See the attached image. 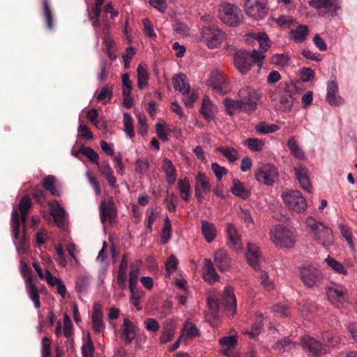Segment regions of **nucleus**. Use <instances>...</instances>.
Wrapping results in <instances>:
<instances>
[{
    "instance_id": "473e14b6",
    "label": "nucleus",
    "mask_w": 357,
    "mask_h": 357,
    "mask_svg": "<svg viewBox=\"0 0 357 357\" xmlns=\"http://www.w3.org/2000/svg\"><path fill=\"white\" fill-rule=\"evenodd\" d=\"M203 278L208 283H213L219 280V275L214 268L212 261L209 259H204Z\"/></svg>"
},
{
    "instance_id": "cd10ccee",
    "label": "nucleus",
    "mask_w": 357,
    "mask_h": 357,
    "mask_svg": "<svg viewBox=\"0 0 357 357\" xmlns=\"http://www.w3.org/2000/svg\"><path fill=\"white\" fill-rule=\"evenodd\" d=\"M201 231L207 243L213 242L218 235L215 225L205 220H201Z\"/></svg>"
},
{
    "instance_id": "ea45409f",
    "label": "nucleus",
    "mask_w": 357,
    "mask_h": 357,
    "mask_svg": "<svg viewBox=\"0 0 357 357\" xmlns=\"http://www.w3.org/2000/svg\"><path fill=\"white\" fill-rule=\"evenodd\" d=\"M135 328L132 322L128 319H124L122 337L125 339L128 343H130L135 339Z\"/></svg>"
},
{
    "instance_id": "39448f33",
    "label": "nucleus",
    "mask_w": 357,
    "mask_h": 357,
    "mask_svg": "<svg viewBox=\"0 0 357 357\" xmlns=\"http://www.w3.org/2000/svg\"><path fill=\"white\" fill-rule=\"evenodd\" d=\"M265 56L262 52H257L256 50L252 52L240 51L234 56V63L238 70L242 74H247L253 63H257L259 68L262 66Z\"/></svg>"
},
{
    "instance_id": "0eeeda50",
    "label": "nucleus",
    "mask_w": 357,
    "mask_h": 357,
    "mask_svg": "<svg viewBox=\"0 0 357 357\" xmlns=\"http://www.w3.org/2000/svg\"><path fill=\"white\" fill-rule=\"evenodd\" d=\"M270 98L276 109L289 112L291 110L294 98L285 86H278L271 91Z\"/></svg>"
},
{
    "instance_id": "7ed1b4c3",
    "label": "nucleus",
    "mask_w": 357,
    "mask_h": 357,
    "mask_svg": "<svg viewBox=\"0 0 357 357\" xmlns=\"http://www.w3.org/2000/svg\"><path fill=\"white\" fill-rule=\"evenodd\" d=\"M305 223L310 237L317 244L324 248H328L333 244L334 234L332 229L312 217H308Z\"/></svg>"
},
{
    "instance_id": "dca6fc26",
    "label": "nucleus",
    "mask_w": 357,
    "mask_h": 357,
    "mask_svg": "<svg viewBox=\"0 0 357 357\" xmlns=\"http://www.w3.org/2000/svg\"><path fill=\"white\" fill-rule=\"evenodd\" d=\"M309 3L322 15L329 14L333 17L336 15L341 7L340 0H311Z\"/></svg>"
},
{
    "instance_id": "338daca9",
    "label": "nucleus",
    "mask_w": 357,
    "mask_h": 357,
    "mask_svg": "<svg viewBox=\"0 0 357 357\" xmlns=\"http://www.w3.org/2000/svg\"><path fill=\"white\" fill-rule=\"evenodd\" d=\"M261 284L267 290L270 291L273 288V281L269 278L267 272L261 271L259 275Z\"/></svg>"
},
{
    "instance_id": "1a4fd4ad",
    "label": "nucleus",
    "mask_w": 357,
    "mask_h": 357,
    "mask_svg": "<svg viewBox=\"0 0 357 357\" xmlns=\"http://www.w3.org/2000/svg\"><path fill=\"white\" fill-rule=\"evenodd\" d=\"M218 17L225 24L236 26L240 23L241 10L231 3H222L219 7Z\"/></svg>"
},
{
    "instance_id": "72a5a7b5",
    "label": "nucleus",
    "mask_w": 357,
    "mask_h": 357,
    "mask_svg": "<svg viewBox=\"0 0 357 357\" xmlns=\"http://www.w3.org/2000/svg\"><path fill=\"white\" fill-rule=\"evenodd\" d=\"M217 112V107L212 103L208 97L205 96L202 100V105L200 113L207 121H211L214 119L215 114Z\"/></svg>"
},
{
    "instance_id": "f3484780",
    "label": "nucleus",
    "mask_w": 357,
    "mask_h": 357,
    "mask_svg": "<svg viewBox=\"0 0 357 357\" xmlns=\"http://www.w3.org/2000/svg\"><path fill=\"white\" fill-rule=\"evenodd\" d=\"M211 190L209 178L202 172H199L195 176V196L199 202H202L206 194Z\"/></svg>"
},
{
    "instance_id": "bf43d9fd",
    "label": "nucleus",
    "mask_w": 357,
    "mask_h": 357,
    "mask_svg": "<svg viewBox=\"0 0 357 357\" xmlns=\"http://www.w3.org/2000/svg\"><path fill=\"white\" fill-rule=\"evenodd\" d=\"M174 335V329L173 328L172 325L167 324L165 327V328L162 333V335L160 336V343L165 344V343L169 342L172 339Z\"/></svg>"
},
{
    "instance_id": "bb28decb",
    "label": "nucleus",
    "mask_w": 357,
    "mask_h": 357,
    "mask_svg": "<svg viewBox=\"0 0 357 357\" xmlns=\"http://www.w3.org/2000/svg\"><path fill=\"white\" fill-rule=\"evenodd\" d=\"M214 262L222 272L227 271L231 268V259L225 250L220 249L214 253Z\"/></svg>"
},
{
    "instance_id": "7c9ffc66",
    "label": "nucleus",
    "mask_w": 357,
    "mask_h": 357,
    "mask_svg": "<svg viewBox=\"0 0 357 357\" xmlns=\"http://www.w3.org/2000/svg\"><path fill=\"white\" fill-rule=\"evenodd\" d=\"M162 169L165 174L166 181L172 185L176 181V169L172 162L167 158H165L162 162Z\"/></svg>"
},
{
    "instance_id": "a211bd4d",
    "label": "nucleus",
    "mask_w": 357,
    "mask_h": 357,
    "mask_svg": "<svg viewBox=\"0 0 357 357\" xmlns=\"http://www.w3.org/2000/svg\"><path fill=\"white\" fill-rule=\"evenodd\" d=\"M328 301L335 305L342 304L347 301V290L342 286H330L326 287Z\"/></svg>"
},
{
    "instance_id": "79ce46f5",
    "label": "nucleus",
    "mask_w": 357,
    "mask_h": 357,
    "mask_svg": "<svg viewBox=\"0 0 357 357\" xmlns=\"http://www.w3.org/2000/svg\"><path fill=\"white\" fill-rule=\"evenodd\" d=\"M139 275H140L139 264L137 262L135 264H132L130 267V271H129V278H128L129 288L137 287V284Z\"/></svg>"
},
{
    "instance_id": "603ef678",
    "label": "nucleus",
    "mask_w": 357,
    "mask_h": 357,
    "mask_svg": "<svg viewBox=\"0 0 357 357\" xmlns=\"http://www.w3.org/2000/svg\"><path fill=\"white\" fill-rule=\"evenodd\" d=\"M172 225L169 217L165 218L164 225L161 233V241L163 244L167 243L171 238Z\"/></svg>"
},
{
    "instance_id": "774afa93",
    "label": "nucleus",
    "mask_w": 357,
    "mask_h": 357,
    "mask_svg": "<svg viewBox=\"0 0 357 357\" xmlns=\"http://www.w3.org/2000/svg\"><path fill=\"white\" fill-rule=\"evenodd\" d=\"M93 345L89 336L87 342L84 344L82 347V354L83 357H93Z\"/></svg>"
},
{
    "instance_id": "a18cd8bd",
    "label": "nucleus",
    "mask_w": 357,
    "mask_h": 357,
    "mask_svg": "<svg viewBox=\"0 0 357 357\" xmlns=\"http://www.w3.org/2000/svg\"><path fill=\"white\" fill-rule=\"evenodd\" d=\"M223 104L227 112L231 116L235 114L238 109L241 111V104L238 98L234 100L226 98L223 101Z\"/></svg>"
},
{
    "instance_id": "864d4df0",
    "label": "nucleus",
    "mask_w": 357,
    "mask_h": 357,
    "mask_svg": "<svg viewBox=\"0 0 357 357\" xmlns=\"http://www.w3.org/2000/svg\"><path fill=\"white\" fill-rule=\"evenodd\" d=\"M295 347V344L288 339H284L275 343L274 349L278 352L290 351Z\"/></svg>"
},
{
    "instance_id": "58836bf2",
    "label": "nucleus",
    "mask_w": 357,
    "mask_h": 357,
    "mask_svg": "<svg viewBox=\"0 0 357 357\" xmlns=\"http://www.w3.org/2000/svg\"><path fill=\"white\" fill-rule=\"evenodd\" d=\"M43 186L52 195L60 196L61 192L56 185V178L53 175H49L43 178Z\"/></svg>"
},
{
    "instance_id": "4d7b16f0",
    "label": "nucleus",
    "mask_w": 357,
    "mask_h": 357,
    "mask_svg": "<svg viewBox=\"0 0 357 357\" xmlns=\"http://www.w3.org/2000/svg\"><path fill=\"white\" fill-rule=\"evenodd\" d=\"M149 169L148 160L144 158H138L135 161V171L140 174H145Z\"/></svg>"
},
{
    "instance_id": "c756f323",
    "label": "nucleus",
    "mask_w": 357,
    "mask_h": 357,
    "mask_svg": "<svg viewBox=\"0 0 357 357\" xmlns=\"http://www.w3.org/2000/svg\"><path fill=\"white\" fill-rule=\"evenodd\" d=\"M93 326L96 333H101L105 329L102 320V311L101 306L98 303H95L93 307L92 313Z\"/></svg>"
},
{
    "instance_id": "13d9d810",
    "label": "nucleus",
    "mask_w": 357,
    "mask_h": 357,
    "mask_svg": "<svg viewBox=\"0 0 357 357\" xmlns=\"http://www.w3.org/2000/svg\"><path fill=\"white\" fill-rule=\"evenodd\" d=\"M79 152H82V154L86 155L92 162L99 165L98 154L91 147H82L79 149Z\"/></svg>"
},
{
    "instance_id": "20e7f679",
    "label": "nucleus",
    "mask_w": 357,
    "mask_h": 357,
    "mask_svg": "<svg viewBox=\"0 0 357 357\" xmlns=\"http://www.w3.org/2000/svg\"><path fill=\"white\" fill-rule=\"evenodd\" d=\"M296 232L294 229L282 225H278L271 228L269 239L276 247L280 248H292L296 242Z\"/></svg>"
},
{
    "instance_id": "ddd939ff",
    "label": "nucleus",
    "mask_w": 357,
    "mask_h": 357,
    "mask_svg": "<svg viewBox=\"0 0 357 357\" xmlns=\"http://www.w3.org/2000/svg\"><path fill=\"white\" fill-rule=\"evenodd\" d=\"M278 175L277 167L270 163L259 166L255 172L256 180L266 185H271L276 182Z\"/></svg>"
},
{
    "instance_id": "c03bdc74",
    "label": "nucleus",
    "mask_w": 357,
    "mask_h": 357,
    "mask_svg": "<svg viewBox=\"0 0 357 357\" xmlns=\"http://www.w3.org/2000/svg\"><path fill=\"white\" fill-rule=\"evenodd\" d=\"M130 292V302L137 308V310H140V300L144 297V291L137 287L129 288Z\"/></svg>"
},
{
    "instance_id": "4468645a",
    "label": "nucleus",
    "mask_w": 357,
    "mask_h": 357,
    "mask_svg": "<svg viewBox=\"0 0 357 357\" xmlns=\"http://www.w3.org/2000/svg\"><path fill=\"white\" fill-rule=\"evenodd\" d=\"M301 345L311 357H320L328 351L327 345L309 335H305L301 339Z\"/></svg>"
},
{
    "instance_id": "2eb2a0df",
    "label": "nucleus",
    "mask_w": 357,
    "mask_h": 357,
    "mask_svg": "<svg viewBox=\"0 0 357 357\" xmlns=\"http://www.w3.org/2000/svg\"><path fill=\"white\" fill-rule=\"evenodd\" d=\"M266 0H245V13L254 20H259L265 17L267 12Z\"/></svg>"
},
{
    "instance_id": "0e129e2a",
    "label": "nucleus",
    "mask_w": 357,
    "mask_h": 357,
    "mask_svg": "<svg viewBox=\"0 0 357 357\" xmlns=\"http://www.w3.org/2000/svg\"><path fill=\"white\" fill-rule=\"evenodd\" d=\"M122 93L123 95H128L131 93L132 89V82L130 79L128 73L122 75Z\"/></svg>"
},
{
    "instance_id": "f257e3e1",
    "label": "nucleus",
    "mask_w": 357,
    "mask_h": 357,
    "mask_svg": "<svg viewBox=\"0 0 357 357\" xmlns=\"http://www.w3.org/2000/svg\"><path fill=\"white\" fill-rule=\"evenodd\" d=\"M31 206V199L28 196L23 197L19 204V209L21 213V220L23 224L26 222L28 211ZM20 218L16 209L12 211L11 214V227L14 236V244L19 255L26 252V248L29 245L25 231L22 234L20 233Z\"/></svg>"
},
{
    "instance_id": "423d86ee",
    "label": "nucleus",
    "mask_w": 357,
    "mask_h": 357,
    "mask_svg": "<svg viewBox=\"0 0 357 357\" xmlns=\"http://www.w3.org/2000/svg\"><path fill=\"white\" fill-rule=\"evenodd\" d=\"M238 98L241 104V111L250 114L257 109L261 93L250 86H245L239 90Z\"/></svg>"
},
{
    "instance_id": "f03ea898",
    "label": "nucleus",
    "mask_w": 357,
    "mask_h": 357,
    "mask_svg": "<svg viewBox=\"0 0 357 357\" xmlns=\"http://www.w3.org/2000/svg\"><path fill=\"white\" fill-rule=\"evenodd\" d=\"M207 301L209 312L214 319L218 317L221 305H225L227 310L230 312L232 316L236 313V300L234 289L231 287L226 286L224 288L221 303H220L216 297L215 290L210 291Z\"/></svg>"
},
{
    "instance_id": "393cba45",
    "label": "nucleus",
    "mask_w": 357,
    "mask_h": 357,
    "mask_svg": "<svg viewBox=\"0 0 357 357\" xmlns=\"http://www.w3.org/2000/svg\"><path fill=\"white\" fill-rule=\"evenodd\" d=\"M296 178L300 183L301 188L308 192H311L312 185L310 184L308 176L307 169L302 165H297L294 167Z\"/></svg>"
},
{
    "instance_id": "e2e57ef3",
    "label": "nucleus",
    "mask_w": 357,
    "mask_h": 357,
    "mask_svg": "<svg viewBox=\"0 0 357 357\" xmlns=\"http://www.w3.org/2000/svg\"><path fill=\"white\" fill-rule=\"evenodd\" d=\"M178 264V261L174 255H170L166 263L165 268L168 275H170L173 272L176 271Z\"/></svg>"
},
{
    "instance_id": "69168bd1",
    "label": "nucleus",
    "mask_w": 357,
    "mask_h": 357,
    "mask_svg": "<svg viewBox=\"0 0 357 357\" xmlns=\"http://www.w3.org/2000/svg\"><path fill=\"white\" fill-rule=\"evenodd\" d=\"M271 312L275 314L277 317H287L290 313L289 308L285 305H277L272 307Z\"/></svg>"
},
{
    "instance_id": "8fccbe9b",
    "label": "nucleus",
    "mask_w": 357,
    "mask_h": 357,
    "mask_svg": "<svg viewBox=\"0 0 357 357\" xmlns=\"http://www.w3.org/2000/svg\"><path fill=\"white\" fill-rule=\"evenodd\" d=\"M290 57L287 54H275L271 58V63L279 67H285L289 65Z\"/></svg>"
},
{
    "instance_id": "37998d69",
    "label": "nucleus",
    "mask_w": 357,
    "mask_h": 357,
    "mask_svg": "<svg viewBox=\"0 0 357 357\" xmlns=\"http://www.w3.org/2000/svg\"><path fill=\"white\" fill-rule=\"evenodd\" d=\"M218 151L230 162H234L239 158L238 151L231 146H220L218 148Z\"/></svg>"
},
{
    "instance_id": "6e6552de",
    "label": "nucleus",
    "mask_w": 357,
    "mask_h": 357,
    "mask_svg": "<svg viewBox=\"0 0 357 357\" xmlns=\"http://www.w3.org/2000/svg\"><path fill=\"white\" fill-rule=\"evenodd\" d=\"M20 271L24 280L25 288L30 299L33 301L34 306L39 309L40 301L38 287L33 282V276L26 264L22 260L20 261Z\"/></svg>"
},
{
    "instance_id": "4c0bfd02",
    "label": "nucleus",
    "mask_w": 357,
    "mask_h": 357,
    "mask_svg": "<svg viewBox=\"0 0 357 357\" xmlns=\"http://www.w3.org/2000/svg\"><path fill=\"white\" fill-rule=\"evenodd\" d=\"M137 86L139 89H144L148 84L149 75L146 65L139 63L137 68Z\"/></svg>"
},
{
    "instance_id": "6ab92c4d",
    "label": "nucleus",
    "mask_w": 357,
    "mask_h": 357,
    "mask_svg": "<svg viewBox=\"0 0 357 357\" xmlns=\"http://www.w3.org/2000/svg\"><path fill=\"white\" fill-rule=\"evenodd\" d=\"M100 215L102 222L109 220L110 222L114 220L116 212L114 202L112 198L102 201L100 205Z\"/></svg>"
},
{
    "instance_id": "c85d7f7f",
    "label": "nucleus",
    "mask_w": 357,
    "mask_h": 357,
    "mask_svg": "<svg viewBox=\"0 0 357 357\" xmlns=\"http://www.w3.org/2000/svg\"><path fill=\"white\" fill-rule=\"evenodd\" d=\"M172 83L174 89L181 92L183 95L190 92V86L188 82L186 75L183 73L175 75L172 78Z\"/></svg>"
},
{
    "instance_id": "49530a36",
    "label": "nucleus",
    "mask_w": 357,
    "mask_h": 357,
    "mask_svg": "<svg viewBox=\"0 0 357 357\" xmlns=\"http://www.w3.org/2000/svg\"><path fill=\"white\" fill-rule=\"evenodd\" d=\"M287 146L291 153L296 158L301 160L305 159V153L299 146L295 137H291L287 142Z\"/></svg>"
},
{
    "instance_id": "f8f14e48",
    "label": "nucleus",
    "mask_w": 357,
    "mask_h": 357,
    "mask_svg": "<svg viewBox=\"0 0 357 357\" xmlns=\"http://www.w3.org/2000/svg\"><path fill=\"white\" fill-rule=\"evenodd\" d=\"M284 204L289 209L297 213H301L307 208V202L298 190H289L281 195Z\"/></svg>"
},
{
    "instance_id": "9d476101",
    "label": "nucleus",
    "mask_w": 357,
    "mask_h": 357,
    "mask_svg": "<svg viewBox=\"0 0 357 357\" xmlns=\"http://www.w3.org/2000/svg\"><path fill=\"white\" fill-rule=\"evenodd\" d=\"M300 276L305 286L312 288L320 285L323 280L322 272L315 266H303L300 269Z\"/></svg>"
},
{
    "instance_id": "5fc2aeb1",
    "label": "nucleus",
    "mask_w": 357,
    "mask_h": 357,
    "mask_svg": "<svg viewBox=\"0 0 357 357\" xmlns=\"http://www.w3.org/2000/svg\"><path fill=\"white\" fill-rule=\"evenodd\" d=\"M155 131L159 138L163 141L168 140V135L169 133L167 125L165 121L158 122L155 125Z\"/></svg>"
},
{
    "instance_id": "aec40b11",
    "label": "nucleus",
    "mask_w": 357,
    "mask_h": 357,
    "mask_svg": "<svg viewBox=\"0 0 357 357\" xmlns=\"http://www.w3.org/2000/svg\"><path fill=\"white\" fill-rule=\"evenodd\" d=\"M245 255L249 265L255 270H259L261 255L259 247L253 243H248Z\"/></svg>"
},
{
    "instance_id": "de8ad7c7",
    "label": "nucleus",
    "mask_w": 357,
    "mask_h": 357,
    "mask_svg": "<svg viewBox=\"0 0 357 357\" xmlns=\"http://www.w3.org/2000/svg\"><path fill=\"white\" fill-rule=\"evenodd\" d=\"M338 228L340 229L341 234L347 241L350 249L352 251H354L355 245L353 241V236L350 227L343 223H339Z\"/></svg>"
},
{
    "instance_id": "3c124183",
    "label": "nucleus",
    "mask_w": 357,
    "mask_h": 357,
    "mask_svg": "<svg viewBox=\"0 0 357 357\" xmlns=\"http://www.w3.org/2000/svg\"><path fill=\"white\" fill-rule=\"evenodd\" d=\"M257 315L259 317V320L252 326L250 331L244 332L245 334L249 335L251 338H255L261 333L263 323H262V314L257 313Z\"/></svg>"
},
{
    "instance_id": "09e8293b",
    "label": "nucleus",
    "mask_w": 357,
    "mask_h": 357,
    "mask_svg": "<svg viewBox=\"0 0 357 357\" xmlns=\"http://www.w3.org/2000/svg\"><path fill=\"white\" fill-rule=\"evenodd\" d=\"M243 145L252 151L257 152L262 150L264 146V142L257 138H248L244 141Z\"/></svg>"
},
{
    "instance_id": "c9c22d12",
    "label": "nucleus",
    "mask_w": 357,
    "mask_h": 357,
    "mask_svg": "<svg viewBox=\"0 0 357 357\" xmlns=\"http://www.w3.org/2000/svg\"><path fill=\"white\" fill-rule=\"evenodd\" d=\"M324 262L331 270H333L336 273L343 275H347L348 274L347 268H346L342 263L336 260L335 258L328 255L324 259Z\"/></svg>"
},
{
    "instance_id": "4be33fe9",
    "label": "nucleus",
    "mask_w": 357,
    "mask_h": 357,
    "mask_svg": "<svg viewBox=\"0 0 357 357\" xmlns=\"http://www.w3.org/2000/svg\"><path fill=\"white\" fill-rule=\"evenodd\" d=\"M227 240L228 246L236 251L241 250L243 248L241 238L236 228L232 224L227 225Z\"/></svg>"
},
{
    "instance_id": "a19ab883",
    "label": "nucleus",
    "mask_w": 357,
    "mask_h": 357,
    "mask_svg": "<svg viewBox=\"0 0 357 357\" xmlns=\"http://www.w3.org/2000/svg\"><path fill=\"white\" fill-rule=\"evenodd\" d=\"M178 189L180 192L181 197L185 202L190 199L191 188L190 180L188 178L180 179L177 183Z\"/></svg>"
},
{
    "instance_id": "5701e85b",
    "label": "nucleus",
    "mask_w": 357,
    "mask_h": 357,
    "mask_svg": "<svg viewBox=\"0 0 357 357\" xmlns=\"http://www.w3.org/2000/svg\"><path fill=\"white\" fill-rule=\"evenodd\" d=\"M209 84L213 89L220 94H225L229 91L228 83L218 71H214L211 73Z\"/></svg>"
},
{
    "instance_id": "9b49d317",
    "label": "nucleus",
    "mask_w": 357,
    "mask_h": 357,
    "mask_svg": "<svg viewBox=\"0 0 357 357\" xmlns=\"http://www.w3.org/2000/svg\"><path fill=\"white\" fill-rule=\"evenodd\" d=\"M225 38L224 33L213 26L204 27L201 31V41L208 48H217Z\"/></svg>"
},
{
    "instance_id": "f704fd0d",
    "label": "nucleus",
    "mask_w": 357,
    "mask_h": 357,
    "mask_svg": "<svg viewBox=\"0 0 357 357\" xmlns=\"http://www.w3.org/2000/svg\"><path fill=\"white\" fill-rule=\"evenodd\" d=\"M230 190L234 195L243 199H248L250 195V190L246 188L245 185L236 178L233 179Z\"/></svg>"
},
{
    "instance_id": "e433bc0d",
    "label": "nucleus",
    "mask_w": 357,
    "mask_h": 357,
    "mask_svg": "<svg viewBox=\"0 0 357 357\" xmlns=\"http://www.w3.org/2000/svg\"><path fill=\"white\" fill-rule=\"evenodd\" d=\"M308 27L306 25H299L289 33L290 38L296 43L304 41L308 35Z\"/></svg>"
},
{
    "instance_id": "a878e982",
    "label": "nucleus",
    "mask_w": 357,
    "mask_h": 357,
    "mask_svg": "<svg viewBox=\"0 0 357 357\" xmlns=\"http://www.w3.org/2000/svg\"><path fill=\"white\" fill-rule=\"evenodd\" d=\"M338 86L334 81L328 82L326 100L331 105H339L343 103V99L338 95Z\"/></svg>"
},
{
    "instance_id": "b1692460",
    "label": "nucleus",
    "mask_w": 357,
    "mask_h": 357,
    "mask_svg": "<svg viewBox=\"0 0 357 357\" xmlns=\"http://www.w3.org/2000/svg\"><path fill=\"white\" fill-rule=\"evenodd\" d=\"M50 214L54 218L55 224L59 227L64 226V220L68 216L65 209L56 202L52 201L49 203Z\"/></svg>"
},
{
    "instance_id": "6e6d98bb",
    "label": "nucleus",
    "mask_w": 357,
    "mask_h": 357,
    "mask_svg": "<svg viewBox=\"0 0 357 357\" xmlns=\"http://www.w3.org/2000/svg\"><path fill=\"white\" fill-rule=\"evenodd\" d=\"M279 127L275 124H267L266 123H260L256 126V130L261 134L273 133L277 131Z\"/></svg>"
},
{
    "instance_id": "2f4dec72",
    "label": "nucleus",
    "mask_w": 357,
    "mask_h": 357,
    "mask_svg": "<svg viewBox=\"0 0 357 357\" xmlns=\"http://www.w3.org/2000/svg\"><path fill=\"white\" fill-rule=\"evenodd\" d=\"M199 335V331L196 325L190 320L185 321L180 335V337L183 340V342L195 338Z\"/></svg>"
},
{
    "instance_id": "680f3d73",
    "label": "nucleus",
    "mask_w": 357,
    "mask_h": 357,
    "mask_svg": "<svg viewBox=\"0 0 357 357\" xmlns=\"http://www.w3.org/2000/svg\"><path fill=\"white\" fill-rule=\"evenodd\" d=\"M43 4L45 18L47 23V26L49 29L53 28V20L47 0H42Z\"/></svg>"
},
{
    "instance_id": "412c9836",
    "label": "nucleus",
    "mask_w": 357,
    "mask_h": 357,
    "mask_svg": "<svg viewBox=\"0 0 357 357\" xmlns=\"http://www.w3.org/2000/svg\"><path fill=\"white\" fill-rule=\"evenodd\" d=\"M245 37L246 42L248 43L251 44L252 42L257 41L259 45V50H256L257 52H262L263 54L266 56L265 53L271 45V41L266 33H248L246 34Z\"/></svg>"
},
{
    "instance_id": "052dcab7",
    "label": "nucleus",
    "mask_w": 357,
    "mask_h": 357,
    "mask_svg": "<svg viewBox=\"0 0 357 357\" xmlns=\"http://www.w3.org/2000/svg\"><path fill=\"white\" fill-rule=\"evenodd\" d=\"M237 339L236 335L225 336L219 340V344L222 347L231 349L236 345Z\"/></svg>"
}]
</instances>
